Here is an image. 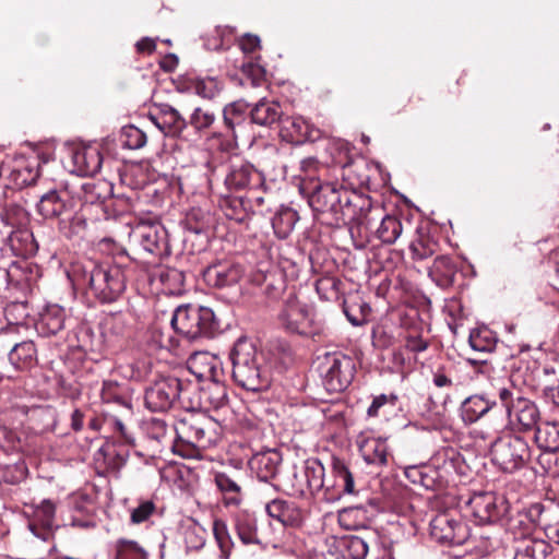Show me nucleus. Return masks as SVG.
Listing matches in <instances>:
<instances>
[{"label": "nucleus", "instance_id": "f8f14e48", "mask_svg": "<svg viewBox=\"0 0 559 559\" xmlns=\"http://www.w3.org/2000/svg\"><path fill=\"white\" fill-rule=\"evenodd\" d=\"M361 212L354 221L359 228H364L384 245H392L399 239L403 226L396 216L384 214L383 209L379 205L373 206L371 201L370 207Z\"/></svg>", "mask_w": 559, "mask_h": 559}, {"label": "nucleus", "instance_id": "39448f33", "mask_svg": "<svg viewBox=\"0 0 559 559\" xmlns=\"http://www.w3.org/2000/svg\"><path fill=\"white\" fill-rule=\"evenodd\" d=\"M47 418L56 421V411L50 406L13 405L0 415V448L9 452L23 451L26 445V432L23 429L25 419Z\"/></svg>", "mask_w": 559, "mask_h": 559}, {"label": "nucleus", "instance_id": "5fc2aeb1", "mask_svg": "<svg viewBox=\"0 0 559 559\" xmlns=\"http://www.w3.org/2000/svg\"><path fill=\"white\" fill-rule=\"evenodd\" d=\"M430 274H436L442 282L449 283L454 280L456 265L450 257L440 255L435 259Z\"/></svg>", "mask_w": 559, "mask_h": 559}, {"label": "nucleus", "instance_id": "6e6d98bb", "mask_svg": "<svg viewBox=\"0 0 559 559\" xmlns=\"http://www.w3.org/2000/svg\"><path fill=\"white\" fill-rule=\"evenodd\" d=\"M215 484L222 492L231 495L228 499L229 503L238 504L240 502V486L229 475L226 473H217L215 475Z\"/></svg>", "mask_w": 559, "mask_h": 559}, {"label": "nucleus", "instance_id": "f3484780", "mask_svg": "<svg viewBox=\"0 0 559 559\" xmlns=\"http://www.w3.org/2000/svg\"><path fill=\"white\" fill-rule=\"evenodd\" d=\"M430 536L439 544L459 546L468 537L466 524L449 513L437 514L429 523Z\"/></svg>", "mask_w": 559, "mask_h": 559}, {"label": "nucleus", "instance_id": "f704fd0d", "mask_svg": "<svg viewBox=\"0 0 559 559\" xmlns=\"http://www.w3.org/2000/svg\"><path fill=\"white\" fill-rule=\"evenodd\" d=\"M201 404L206 409L222 411L228 406L227 388L223 383V379L207 382L201 390Z\"/></svg>", "mask_w": 559, "mask_h": 559}, {"label": "nucleus", "instance_id": "473e14b6", "mask_svg": "<svg viewBox=\"0 0 559 559\" xmlns=\"http://www.w3.org/2000/svg\"><path fill=\"white\" fill-rule=\"evenodd\" d=\"M404 475L411 483L429 490L439 489L444 484V478L440 471L431 465L407 466L404 471Z\"/></svg>", "mask_w": 559, "mask_h": 559}, {"label": "nucleus", "instance_id": "ddd939ff", "mask_svg": "<svg viewBox=\"0 0 559 559\" xmlns=\"http://www.w3.org/2000/svg\"><path fill=\"white\" fill-rule=\"evenodd\" d=\"M133 240L156 260L170 255L169 236L159 222L140 223L132 230Z\"/></svg>", "mask_w": 559, "mask_h": 559}, {"label": "nucleus", "instance_id": "338daca9", "mask_svg": "<svg viewBox=\"0 0 559 559\" xmlns=\"http://www.w3.org/2000/svg\"><path fill=\"white\" fill-rule=\"evenodd\" d=\"M396 401H397V396L394 394H391V395L380 394L372 400L371 405L367 409V414L370 417H376V416H378L379 409L382 406H384L386 403H391L392 406H395Z\"/></svg>", "mask_w": 559, "mask_h": 559}, {"label": "nucleus", "instance_id": "6e6552de", "mask_svg": "<svg viewBox=\"0 0 559 559\" xmlns=\"http://www.w3.org/2000/svg\"><path fill=\"white\" fill-rule=\"evenodd\" d=\"M497 396L506 411L508 426L516 432L533 431L540 418V413L532 400L523 396L512 384L497 390Z\"/></svg>", "mask_w": 559, "mask_h": 559}, {"label": "nucleus", "instance_id": "0eeeda50", "mask_svg": "<svg viewBox=\"0 0 559 559\" xmlns=\"http://www.w3.org/2000/svg\"><path fill=\"white\" fill-rule=\"evenodd\" d=\"M210 423L198 418L180 419L169 438V448L185 459H199L203 450L215 443V436L209 429Z\"/></svg>", "mask_w": 559, "mask_h": 559}, {"label": "nucleus", "instance_id": "6ab92c4d", "mask_svg": "<svg viewBox=\"0 0 559 559\" xmlns=\"http://www.w3.org/2000/svg\"><path fill=\"white\" fill-rule=\"evenodd\" d=\"M332 480L324 478V487L321 489L324 491V499L326 501H335L344 495L355 492L353 474L346 464L337 457L332 459Z\"/></svg>", "mask_w": 559, "mask_h": 559}, {"label": "nucleus", "instance_id": "69168bd1", "mask_svg": "<svg viewBox=\"0 0 559 559\" xmlns=\"http://www.w3.org/2000/svg\"><path fill=\"white\" fill-rule=\"evenodd\" d=\"M156 511V506L151 500H144L139 503L131 512V522L133 524H141L146 522L150 516Z\"/></svg>", "mask_w": 559, "mask_h": 559}, {"label": "nucleus", "instance_id": "13d9d810", "mask_svg": "<svg viewBox=\"0 0 559 559\" xmlns=\"http://www.w3.org/2000/svg\"><path fill=\"white\" fill-rule=\"evenodd\" d=\"M544 373L548 378L543 389L546 400L551 401L559 407V374L556 376L554 368H544Z\"/></svg>", "mask_w": 559, "mask_h": 559}, {"label": "nucleus", "instance_id": "603ef678", "mask_svg": "<svg viewBox=\"0 0 559 559\" xmlns=\"http://www.w3.org/2000/svg\"><path fill=\"white\" fill-rule=\"evenodd\" d=\"M116 559H147V551L135 540L121 538L116 543Z\"/></svg>", "mask_w": 559, "mask_h": 559}, {"label": "nucleus", "instance_id": "a878e982", "mask_svg": "<svg viewBox=\"0 0 559 559\" xmlns=\"http://www.w3.org/2000/svg\"><path fill=\"white\" fill-rule=\"evenodd\" d=\"M358 450L368 465L376 467L386 466L391 453L386 439L383 438H368L360 436L357 440Z\"/></svg>", "mask_w": 559, "mask_h": 559}, {"label": "nucleus", "instance_id": "58836bf2", "mask_svg": "<svg viewBox=\"0 0 559 559\" xmlns=\"http://www.w3.org/2000/svg\"><path fill=\"white\" fill-rule=\"evenodd\" d=\"M251 121L262 127H270L273 123H280L282 118L281 106L278 103L262 99L257 103L249 111Z\"/></svg>", "mask_w": 559, "mask_h": 559}, {"label": "nucleus", "instance_id": "72a5a7b5", "mask_svg": "<svg viewBox=\"0 0 559 559\" xmlns=\"http://www.w3.org/2000/svg\"><path fill=\"white\" fill-rule=\"evenodd\" d=\"M224 88V82L218 76L194 75L187 80V90L203 99H215Z\"/></svg>", "mask_w": 559, "mask_h": 559}, {"label": "nucleus", "instance_id": "b1692460", "mask_svg": "<svg viewBox=\"0 0 559 559\" xmlns=\"http://www.w3.org/2000/svg\"><path fill=\"white\" fill-rule=\"evenodd\" d=\"M91 214L86 212V207L79 210H69V212L59 218L58 229L60 234L69 240L80 241L87 235V222Z\"/></svg>", "mask_w": 559, "mask_h": 559}, {"label": "nucleus", "instance_id": "2f4dec72", "mask_svg": "<svg viewBox=\"0 0 559 559\" xmlns=\"http://www.w3.org/2000/svg\"><path fill=\"white\" fill-rule=\"evenodd\" d=\"M496 405L497 401L487 394H474L461 403L460 416L465 425H472L486 416Z\"/></svg>", "mask_w": 559, "mask_h": 559}, {"label": "nucleus", "instance_id": "7c9ffc66", "mask_svg": "<svg viewBox=\"0 0 559 559\" xmlns=\"http://www.w3.org/2000/svg\"><path fill=\"white\" fill-rule=\"evenodd\" d=\"M202 276L209 286L224 288L238 283L242 276V270L229 263H218L204 269Z\"/></svg>", "mask_w": 559, "mask_h": 559}, {"label": "nucleus", "instance_id": "f257e3e1", "mask_svg": "<svg viewBox=\"0 0 559 559\" xmlns=\"http://www.w3.org/2000/svg\"><path fill=\"white\" fill-rule=\"evenodd\" d=\"M309 205L313 212L324 216L328 224H354L366 209L370 207V198L357 194L333 182H310Z\"/></svg>", "mask_w": 559, "mask_h": 559}, {"label": "nucleus", "instance_id": "8fccbe9b", "mask_svg": "<svg viewBox=\"0 0 559 559\" xmlns=\"http://www.w3.org/2000/svg\"><path fill=\"white\" fill-rule=\"evenodd\" d=\"M468 343L476 352L490 353L496 348L497 337L491 330L479 328L471 331Z\"/></svg>", "mask_w": 559, "mask_h": 559}, {"label": "nucleus", "instance_id": "a211bd4d", "mask_svg": "<svg viewBox=\"0 0 559 559\" xmlns=\"http://www.w3.org/2000/svg\"><path fill=\"white\" fill-rule=\"evenodd\" d=\"M82 204L91 214V207H99L102 214L97 218H109L114 215L112 185L107 180L88 181L82 186Z\"/></svg>", "mask_w": 559, "mask_h": 559}, {"label": "nucleus", "instance_id": "4c0bfd02", "mask_svg": "<svg viewBox=\"0 0 559 559\" xmlns=\"http://www.w3.org/2000/svg\"><path fill=\"white\" fill-rule=\"evenodd\" d=\"M187 551H199L206 543L207 532L192 518L185 520L180 526Z\"/></svg>", "mask_w": 559, "mask_h": 559}, {"label": "nucleus", "instance_id": "4be33fe9", "mask_svg": "<svg viewBox=\"0 0 559 559\" xmlns=\"http://www.w3.org/2000/svg\"><path fill=\"white\" fill-rule=\"evenodd\" d=\"M70 160L72 163L71 173L79 176H94L102 167L103 156L99 146L91 144L74 148Z\"/></svg>", "mask_w": 559, "mask_h": 559}, {"label": "nucleus", "instance_id": "e2e57ef3", "mask_svg": "<svg viewBox=\"0 0 559 559\" xmlns=\"http://www.w3.org/2000/svg\"><path fill=\"white\" fill-rule=\"evenodd\" d=\"M126 320L122 313H110L106 316L103 322L104 335H120L123 333Z\"/></svg>", "mask_w": 559, "mask_h": 559}, {"label": "nucleus", "instance_id": "864d4df0", "mask_svg": "<svg viewBox=\"0 0 559 559\" xmlns=\"http://www.w3.org/2000/svg\"><path fill=\"white\" fill-rule=\"evenodd\" d=\"M143 429L150 439L158 443L167 442L169 445V439L167 440V437L169 432H174V428H168L165 420L159 418L147 419L143 424Z\"/></svg>", "mask_w": 559, "mask_h": 559}, {"label": "nucleus", "instance_id": "2eb2a0df", "mask_svg": "<svg viewBox=\"0 0 559 559\" xmlns=\"http://www.w3.org/2000/svg\"><path fill=\"white\" fill-rule=\"evenodd\" d=\"M227 192L252 191L264 185V176L254 165L243 159H231L223 178Z\"/></svg>", "mask_w": 559, "mask_h": 559}, {"label": "nucleus", "instance_id": "de8ad7c7", "mask_svg": "<svg viewBox=\"0 0 559 559\" xmlns=\"http://www.w3.org/2000/svg\"><path fill=\"white\" fill-rule=\"evenodd\" d=\"M249 111V105L243 102H235L225 106L223 110L224 123L234 138H237L236 128L241 126Z\"/></svg>", "mask_w": 559, "mask_h": 559}, {"label": "nucleus", "instance_id": "680f3d73", "mask_svg": "<svg viewBox=\"0 0 559 559\" xmlns=\"http://www.w3.org/2000/svg\"><path fill=\"white\" fill-rule=\"evenodd\" d=\"M122 135L124 136L123 145L131 150L141 148L146 143V134L134 126L126 127Z\"/></svg>", "mask_w": 559, "mask_h": 559}, {"label": "nucleus", "instance_id": "4d7b16f0", "mask_svg": "<svg viewBox=\"0 0 559 559\" xmlns=\"http://www.w3.org/2000/svg\"><path fill=\"white\" fill-rule=\"evenodd\" d=\"M234 29L229 26H216L212 36L204 39V46L209 50H219L229 45Z\"/></svg>", "mask_w": 559, "mask_h": 559}, {"label": "nucleus", "instance_id": "dca6fc26", "mask_svg": "<svg viewBox=\"0 0 559 559\" xmlns=\"http://www.w3.org/2000/svg\"><path fill=\"white\" fill-rule=\"evenodd\" d=\"M281 325L290 333L304 336H314L319 328L311 325V316L306 304H301L294 295H289L278 313Z\"/></svg>", "mask_w": 559, "mask_h": 559}, {"label": "nucleus", "instance_id": "052dcab7", "mask_svg": "<svg viewBox=\"0 0 559 559\" xmlns=\"http://www.w3.org/2000/svg\"><path fill=\"white\" fill-rule=\"evenodd\" d=\"M413 259L425 260L430 258L437 249V243L429 238H419L409 246Z\"/></svg>", "mask_w": 559, "mask_h": 559}, {"label": "nucleus", "instance_id": "20e7f679", "mask_svg": "<svg viewBox=\"0 0 559 559\" xmlns=\"http://www.w3.org/2000/svg\"><path fill=\"white\" fill-rule=\"evenodd\" d=\"M503 424L489 430L475 429L473 436L491 445L492 463L504 473H513L524 467L531 459L527 441L516 435L498 436Z\"/></svg>", "mask_w": 559, "mask_h": 559}, {"label": "nucleus", "instance_id": "09e8293b", "mask_svg": "<svg viewBox=\"0 0 559 559\" xmlns=\"http://www.w3.org/2000/svg\"><path fill=\"white\" fill-rule=\"evenodd\" d=\"M213 535L219 550V559H229L235 543L230 536L227 524L222 520L213 522Z\"/></svg>", "mask_w": 559, "mask_h": 559}, {"label": "nucleus", "instance_id": "5701e85b", "mask_svg": "<svg viewBox=\"0 0 559 559\" xmlns=\"http://www.w3.org/2000/svg\"><path fill=\"white\" fill-rule=\"evenodd\" d=\"M73 205L74 202L67 191L51 189L40 197L36 207L38 214L48 219L60 218L72 210Z\"/></svg>", "mask_w": 559, "mask_h": 559}, {"label": "nucleus", "instance_id": "c03bdc74", "mask_svg": "<svg viewBox=\"0 0 559 559\" xmlns=\"http://www.w3.org/2000/svg\"><path fill=\"white\" fill-rule=\"evenodd\" d=\"M162 111V133L165 135L176 136L179 135L183 129L188 127L187 120L181 114L170 105H163Z\"/></svg>", "mask_w": 559, "mask_h": 559}, {"label": "nucleus", "instance_id": "bf43d9fd", "mask_svg": "<svg viewBox=\"0 0 559 559\" xmlns=\"http://www.w3.org/2000/svg\"><path fill=\"white\" fill-rule=\"evenodd\" d=\"M537 464L545 474L556 475L559 472V450L540 449Z\"/></svg>", "mask_w": 559, "mask_h": 559}, {"label": "nucleus", "instance_id": "4468645a", "mask_svg": "<svg viewBox=\"0 0 559 559\" xmlns=\"http://www.w3.org/2000/svg\"><path fill=\"white\" fill-rule=\"evenodd\" d=\"M183 383L176 377H164L156 380L145 390V406L152 412H165L175 402L185 397Z\"/></svg>", "mask_w": 559, "mask_h": 559}, {"label": "nucleus", "instance_id": "0e129e2a", "mask_svg": "<svg viewBox=\"0 0 559 559\" xmlns=\"http://www.w3.org/2000/svg\"><path fill=\"white\" fill-rule=\"evenodd\" d=\"M55 513V503L49 499L43 500L36 509V516L41 522V525L48 528L53 526Z\"/></svg>", "mask_w": 559, "mask_h": 559}, {"label": "nucleus", "instance_id": "c756f323", "mask_svg": "<svg viewBox=\"0 0 559 559\" xmlns=\"http://www.w3.org/2000/svg\"><path fill=\"white\" fill-rule=\"evenodd\" d=\"M281 138L294 144H300L313 140V129L300 116L282 117L278 123Z\"/></svg>", "mask_w": 559, "mask_h": 559}, {"label": "nucleus", "instance_id": "e433bc0d", "mask_svg": "<svg viewBox=\"0 0 559 559\" xmlns=\"http://www.w3.org/2000/svg\"><path fill=\"white\" fill-rule=\"evenodd\" d=\"M9 360L16 370H29L37 362V349L33 341L15 344L9 353Z\"/></svg>", "mask_w": 559, "mask_h": 559}, {"label": "nucleus", "instance_id": "ea45409f", "mask_svg": "<svg viewBox=\"0 0 559 559\" xmlns=\"http://www.w3.org/2000/svg\"><path fill=\"white\" fill-rule=\"evenodd\" d=\"M39 164L35 159H22L10 170V179L17 188L31 186L39 176Z\"/></svg>", "mask_w": 559, "mask_h": 559}, {"label": "nucleus", "instance_id": "774afa93", "mask_svg": "<svg viewBox=\"0 0 559 559\" xmlns=\"http://www.w3.org/2000/svg\"><path fill=\"white\" fill-rule=\"evenodd\" d=\"M185 229L194 235H204L206 231V224L203 221H198L194 213L188 214L185 221Z\"/></svg>", "mask_w": 559, "mask_h": 559}, {"label": "nucleus", "instance_id": "7ed1b4c3", "mask_svg": "<svg viewBox=\"0 0 559 559\" xmlns=\"http://www.w3.org/2000/svg\"><path fill=\"white\" fill-rule=\"evenodd\" d=\"M229 359L233 366L234 381L247 391L259 392L271 384L270 368L264 355L247 337H239L234 344Z\"/></svg>", "mask_w": 559, "mask_h": 559}, {"label": "nucleus", "instance_id": "37998d69", "mask_svg": "<svg viewBox=\"0 0 559 559\" xmlns=\"http://www.w3.org/2000/svg\"><path fill=\"white\" fill-rule=\"evenodd\" d=\"M551 546L544 539L525 538L516 547L515 559H546Z\"/></svg>", "mask_w": 559, "mask_h": 559}, {"label": "nucleus", "instance_id": "1a4fd4ad", "mask_svg": "<svg viewBox=\"0 0 559 559\" xmlns=\"http://www.w3.org/2000/svg\"><path fill=\"white\" fill-rule=\"evenodd\" d=\"M324 466L317 459H308L301 465H293L282 475L280 486L288 496L307 498L324 487Z\"/></svg>", "mask_w": 559, "mask_h": 559}, {"label": "nucleus", "instance_id": "cd10ccee", "mask_svg": "<svg viewBox=\"0 0 559 559\" xmlns=\"http://www.w3.org/2000/svg\"><path fill=\"white\" fill-rule=\"evenodd\" d=\"M281 463V453L275 449H269L252 455L249 466L259 480L267 483L277 475Z\"/></svg>", "mask_w": 559, "mask_h": 559}, {"label": "nucleus", "instance_id": "423d86ee", "mask_svg": "<svg viewBox=\"0 0 559 559\" xmlns=\"http://www.w3.org/2000/svg\"><path fill=\"white\" fill-rule=\"evenodd\" d=\"M173 329L189 341L213 338L222 332L221 321L209 307L181 305L171 316Z\"/></svg>", "mask_w": 559, "mask_h": 559}, {"label": "nucleus", "instance_id": "79ce46f5", "mask_svg": "<svg viewBox=\"0 0 559 559\" xmlns=\"http://www.w3.org/2000/svg\"><path fill=\"white\" fill-rule=\"evenodd\" d=\"M100 397L104 403H114L128 411H131L132 403L126 385L119 384L114 380L103 382Z\"/></svg>", "mask_w": 559, "mask_h": 559}, {"label": "nucleus", "instance_id": "9d476101", "mask_svg": "<svg viewBox=\"0 0 559 559\" xmlns=\"http://www.w3.org/2000/svg\"><path fill=\"white\" fill-rule=\"evenodd\" d=\"M322 383L329 392H343L353 382L356 373L354 359L343 353H326L319 362Z\"/></svg>", "mask_w": 559, "mask_h": 559}, {"label": "nucleus", "instance_id": "412c9836", "mask_svg": "<svg viewBox=\"0 0 559 559\" xmlns=\"http://www.w3.org/2000/svg\"><path fill=\"white\" fill-rule=\"evenodd\" d=\"M189 371L203 382L217 381L223 379L224 372L219 358L207 352H197L192 354L188 361Z\"/></svg>", "mask_w": 559, "mask_h": 559}, {"label": "nucleus", "instance_id": "aec40b11", "mask_svg": "<svg viewBox=\"0 0 559 559\" xmlns=\"http://www.w3.org/2000/svg\"><path fill=\"white\" fill-rule=\"evenodd\" d=\"M368 550L369 546L364 537L344 535L330 543L325 559H365Z\"/></svg>", "mask_w": 559, "mask_h": 559}, {"label": "nucleus", "instance_id": "49530a36", "mask_svg": "<svg viewBox=\"0 0 559 559\" xmlns=\"http://www.w3.org/2000/svg\"><path fill=\"white\" fill-rule=\"evenodd\" d=\"M533 431L539 449L559 450V423H546Z\"/></svg>", "mask_w": 559, "mask_h": 559}, {"label": "nucleus", "instance_id": "393cba45", "mask_svg": "<svg viewBox=\"0 0 559 559\" xmlns=\"http://www.w3.org/2000/svg\"><path fill=\"white\" fill-rule=\"evenodd\" d=\"M267 515L284 526L296 527L304 522V510L295 502L275 498L265 503Z\"/></svg>", "mask_w": 559, "mask_h": 559}, {"label": "nucleus", "instance_id": "f03ea898", "mask_svg": "<svg viewBox=\"0 0 559 559\" xmlns=\"http://www.w3.org/2000/svg\"><path fill=\"white\" fill-rule=\"evenodd\" d=\"M68 276L74 286L87 288L104 304L116 301L126 289V270L118 264L87 261L73 265Z\"/></svg>", "mask_w": 559, "mask_h": 559}, {"label": "nucleus", "instance_id": "a18cd8bd", "mask_svg": "<svg viewBox=\"0 0 559 559\" xmlns=\"http://www.w3.org/2000/svg\"><path fill=\"white\" fill-rule=\"evenodd\" d=\"M235 530L238 538L243 545H259L261 540L258 535L257 520L248 514H240L236 519Z\"/></svg>", "mask_w": 559, "mask_h": 559}, {"label": "nucleus", "instance_id": "bb28decb", "mask_svg": "<svg viewBox=\"0 0 559 559\" xmlns=\"http://www.w3.org/2000/svg\"><path fill=\"white\" fill-rule=\"evenodd\" d=\"M377 513V504L369 500L367 504L344 508L338 513V522L347 530L367 528Z\"/></svg>", "mask_w": 559, "mask_h": 559}, {"label": "nucleus", "instance_id": "c85d7f7f", "mask_svg": "<svg viewBox=\"0 0 559 559\" xmlns=\"http://www.w3.org/2000/svg\"><path fill=\"white\" fill-rule=\"evenodd\" d=\"M66 320L67 314L64 308L59 305H48L39 313L35 328L40 336L50 337L64 330Z\"/></svg>", "mask_w": 559, "mask_h": 559}, {"label": "nucleus", "instance_id": "9b49d317", "mask_svg": "<svg viewBox=\"0 0 559 559\" xmlns=\"http://www.w3.org/2000/svg\"><path fill=\"white\" fill-rule=\"evenodd\" d=\"M468 506L478 525L499 524L504 526L511 518L510 503L503 495L496 492L474 493Z\"/></svg>", "mask_w": 559, "mask_h": 559}, {"label": "nucleus", "instance_id": "c9c22d12", "mask_svg": "<svg viewBox=\"0 0 559 559\" xmlns=\"http://www.w3.org/2000/svg\"><path fill=\"white\" fill-rule=\"evenodd\" d=\"M219 206L228 219H233L238 223L245 222L250 211L253 210L251 200H246V197H230L222 194Z\"/></svg>", "mask_w": 559, "mask_h": 559}, {"label": "nucleus", "instance_id": "3c124183", "mask_svg": "<svg viewBox=\"0 0 559 559\" xmlns=\"http://www.w3.org/2000/svg\"><path fill=\"white\" fill-rule=\"evenodd\" d=\"M215 120L216 116L213 111L204 109L202 107H195L192 110L191 115L189 116V120L187 121V123L197 133L203 134L212 128Z\"/></svg>", "mask_w": 559, "mask_h": 559}, {"label": "nucleus", "instance_id": "a19ab883", "mask_svg": "<svg viewBox=\"0 0 559 559\" xmlns=\"http://www.w3.org/2000/svg\"><path fill=\"white\" fill-rule=\"evenodd\" d=\"M299 216L294 209L281 205L272 217V227L280 239L287 238L295 228Z\"/></svg>", "mask_w": 559, "mask_h": 559}]
</instances>
